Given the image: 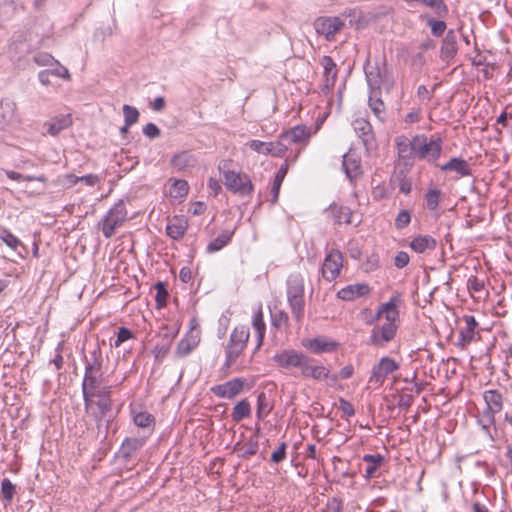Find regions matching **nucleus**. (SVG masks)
Listing matches in <instances>:
<instances>
[{
    "instance_id": "79ce46f5",
    "label": "nucleus",
    "mask_w": 512,
    "mask_h": 512,
    "mask_svg": "<svg viewBox=\"0 0 512 512\" xmlns=\"http://www.w3.org/2000/svg\"><path fill=\"white\" fill-rule=\"evenodd\" d=\"M418 2L432 9L440 18L446 17L448 14V7L444 0H418Z\"/></svg>"
},
{
    "instance_id": "9d476101",
    "label": "nucleus",
    "mask_w": 512,
    "mask_h": 512,
    "mask_svg": "<svg viewBox=\"0 0 512 512\" xmlns=\"http://www.w3.org/2000/svg\"><path fill=\"white\" fill-rule=\"evenodd\" d=\"M102 380V373H84V378L82 382V394L86 411H88L92 406L93 398L96 396V390L100 389V385H102Z\"/></svg>"
},
{
    "instance_id": "c756f323",
    "label": "nucleus",
    "mask_w": 512,
    "mask_h": 512,
    "mask_svg": "<svg viewBox=\"0 0 512 512\" xmlns=\"http://www.w3.org/2000/svg\"><path fill=\"white\" fill-rule=\"evenodd\" d=\"M363 461L367 463L365 469V478L371 479L379 476L378 469L384 461V457L380 454H366Z\"/></svg>"
},
{
    "instance_id": "20e7f679",
    "label": "nucleus",
    "mask_w": 512,
    "mask_h": 512,
    "mask_svg": "<svg viewBox=\"0 0 512 512\" xmlns=\"http://www.w3.org/2000/svg\"><path fill=\"white\" fill-rule=\"evenodd\" d=\"M441 140H429L424 135L414 137V155L420 160L434 163L441 155Z\"/></svg>"
},
{
    "instance_id": "58836bf2",
    "label": "nucleus",
    "mask_w": 512,
    "mask_h": 512,
    "mask_svg": "<svg viewBox=\"0 0 512 512\" xmlns=\"http://www.w3.org/2000/svg\"><path fill=\"white\" fill-rule=\"evenodd\" d=\"M251 407L246 399L239 401L233 408L231 417L234 422H240L250 416Z\"/></svg>"
},
{
    "instance_id": "473e14b6",
    "label": "nucleus",
    "mask_w": 512,
    "mask_h": 512,
    "mask_svg": "<svg viewBox=\"0 0 512 512\" xmlns=\"http://www.w3.org/2000/svg\"><path fill=\"white\" fill-rule=\"evenodd\" d=\"M326 211L329 212L331 216L334 218V220L339 224H350L352 222V213L350 208L348 207L339 206L337 204H331Z\"/></svg>"
},
{
    "instance_id": "9b49d317",
    "label": "nucleus",
    "mask_w": 512,
    "mask_h": 512,
    "mask_svg": "<svg viewBox=\"0 0 512 512\" xmlns=\"http://www.w3.org/2000/svg\"><path fill=\"white\" fill-rule=\"evenodd\" d=\"M343 266V256L339 250H331L324 258L322 265V276L325 280L331 282L335 280Z\"/></svg>"
},
{
    "instance_id": "b1692460",
    "label": "nucleus",
    "mask_w": 512,
    "mask_h": 512,
    "mask_svg": "<svg viewBox=\"0 0 512 512\" xmlns=\"http://www.w3.org/2000/svg\"><path fill=\"white\" fill-rule=\"evenodd\" d=\"M441 171H454L458 177H466L472 174L469 163L458 157L451 158L447 163L439 165Z\"/></svg>"
},
{
    "instance_id": "69168bd1",
    "label": "nucleus",
    "mask_w": 512,
    "mask_h": 512,
    "mask_svg": "<svg viewBox=\"0 0 512 512\" xmlns=\"http://www.w3.org/2000/svg\"><path fill=\"white\" fill-rule=\"evenodd\" d=\"M143 133L150 139H154L160 136V129L154 123H148L143 128Z\"/></svg>"
},
{
    "instance_id": "f8f14e48",
    "label": "nucleus",
    "mask_w": 512,
    "mask_h": 512,
    "mask_svg": "<svg viewBox=\"0 0 512 512\" xmlns=\"http://www.w3.org/2000/svg\"><path fill=\"white\" fill-rule=\"evenodd\" d=\"M344 27V21L340 17H318L314 22V28L319 35L331 41L337 32Z\"/></svg>"
},
{
    "instance_id": "de8ad7c7",
    "label": "nucleus",
    "mask_w": 512,
    "mask_h": 512,
    "mask_svg": "<svg viewBox=\"0 0 512 512\" xmlns=\"http://www.w3.org/2000/svg\"><path fill=\"white\" fill-rule=\"evenodd\" d=\"M96 405H97L98 411L95 413V418H96V420L99 421L111 409V399H110V396L101 395V397H98Z\"/></svg>"
},
{
    "instance_id": "13d9d810",
    "label": "nucleus",
    "mask_w": 512,
    "mask_h": 512,
    "mask_svg": "<svg viewBox=\"0 0 512 512\" xmlns=\"http://www.w3.org/2000/svg\"><path fill=\"white\" fill-rule=\"evenodd\" d=\"M271 320L274 327L280 328L288 323L289 316L286 312L279 310L271 314Z\"/></svg>"
},
{
    "instance_id": "f257e3e1",
    "label": "nucleus",
    "mask_w": 512,
    "mask_h": 512,
    "mask_svg": "<svg viewBox=\"0 0 512 512\" xmlns=\"http://www.w3.org/2000/svg\"><path fill=\"white\" fill-rule=\"evenodd\" d=\"M287 300L291 313L297 322L304 317V277L300 273H293L287 279Z\"/></svg>"
},
{
    "instance_id": "338daca9",
    "label": "nucleus",
    "mask_w": 512,
    "mask_h": 512,
    "mask_svg": "<svg viewBox=\"0 0 512 512\" xmlns=\"http://www.w3.org/2000/svg\"><path fill=\"white\" fill-rule=\"evenodd\" d=\"M286 457V443H282L271 455V461L274 463L282 462Z\"/></svg>"
},
{
    "instance_id": "423d86ee",
    "label": "nucleus",
    "mask_w": 512,
    "mask_h": 512,
    "mask_svg": "<svg viewBox=\"0 0 512 512\" xmlns=\"http://www.w3.org/2000/svg\"><path fill=\"white\" fill-rule=\"evenodd\" d=\"M364 70L370 91H380L382 85L389 91L393 86V79L389 78L386 70L382 69L377 62L367 61Z\"/></svg>"
},
{
    "instance_id": "864d4df0",
    "label": "nucleus",
    "mask_w": 512,
    "mask_h": 512,
    "mask_svg": "<svg viewBox=\"0 0 512 512\" xmlns=\"http://www.w3.org/2000/svg\"><path fill=\"white\" fill-rule=\"evenodd\" d=\"M6 175L9 179L15 180V181H40L44 182L46 180L44 175L39 176H30V175H23L15 171H7Z\"/></svg>"
},
{
    "instance_id": "2f4dec72",
    "label": "nucleus",
    "mask_w": 512,
    "mask_h": 512,
    "mask_svg": "<svg viewBox=\"0 0 512 512\" xmlns=\"http://www.w3.org/2000/svg\"><path fill=\"white\" fill-rule=\"evenodd\" d=\"M321 64L324 69L325 86L327 88H332L337 76L336 64L330 56H323Z\"/></svg>"
},
{
    "instance_id": "c9c22d12",
    "label": "nucleus",
    "mask_w": 512,
    "mask_h": 512,
    "mask_svg": "<svg viewBox=\"0 0 512 512\" xmlns=\"http://www.w3.org/2000/svg\"><path fill=\"white\" fill-rule=\"evenodd\" d=\"M134 424L143 429H148L149 432H152L154 425H155V418L154 416L147 412V411H141L133 416Z\"/></svg>"
},
{
    "instance_id": "c85d7f7f",
    "label": "nucleus",
    "mask_w": 512,
    "mask_h": 512,
    "mask_svg": "<svg viewBox=\"0 0 512 512\" xmlns=\"http://www.w3.org/2000/svg\"><path fill=\"white\" fill-rule=\"evenodd\" d=\"M187 228V220L184 219L183 217L176 216L168 223L166 227V233L170 238L178 240L184 236V234L187 231Z\"/></svg>"
},
{
    "instance_id": "72a5a7b5",
    "label": "nucleus",
    "mask_w": 512,
    "mask_h": 512,
    "mask_svg": "<svg viewBox=\"0 0 512 512\" xmlns=\"http://www.w3.org/2000/svg\"><path fill=\"white\" fill-rule=\"evenodd\" d=\"M396 145L399 158L403 159L405 164H407L414 155V139L412 141H409L406 138L397 139Z\"/></svg>"
},
{
    "instance_id": "4c0bfd02",
    "label": "nucleus",
    "mask_w": 512,
    "mask_h": 512,
    "mask_svg": "<svg viewBox=\"0 0 512 512\" xmlns=\"http://www.w3.org/2000/svg\"><path fill=\"white\" fill-rule=\"evenodd\" d=\"M195 162V158L187 152L179 153L171 159V164L177 170H184L188 167H192L195 165Z\"/></svg>"
},
{
    "instance_id": "4d7b16f0",
    "label": "nucleus",
    "mask_w": 512,
    "mask_h": 512,
    "mask_svg": "<svg viewBox=\"0 0 512 512\" xmlns=\"http://www.w3.org/2000/svg\"><path fill=\"white\" fill-rule=\"evenodd\" d=\"M155 290H156V301L158 306H164L166 303V300L168 298V291L166 289V285L164 282H157L155 284Z\"/></svg>"
},
{
    "instance_id": "6ab92c4d",
    "label": "nucleus",
    "mask_w": 512,
    "mask_h": 512,
    "mask_svg": "<svg viewBox=\"0 0 512 512\" xmlns=\"http://www.w3.org/2000/svg\"><path fill=\"white\" fill-rule=\"evenodd\" d=\"M247 146H249L252 150L264 154V155H272L276 157L283 156L282 147L283 145L279 142V139L277 141L273 142H263L260 140H251L247 143Z\"/></svg>"
},
{
    "instance_id": "f03ea898",
    "label": "nucleus",
    "mask_w": 512,
    "mask_h": 512,
    "mask_svg": "<svg viewBox=\"0 0 512 512\" xmlns=\"http://www.w3.org/2000/svg\"><path fill=\"white\" fill-rule=\"evenodd\" d=\"M483 399L486 408L479 417L478 423L487 434H490V428L495 425V415L503 408V397L498 390L491 389L484 392Z\"/></svg>"
},
{
    "instance_id": "5fc2aeb1",
    "label": "nucleus",
    "mask_w": 512,
    "mask_h": 512,
    "mask_svg": "<svg viewBox=\"0 0 512 512\" xmlns=\"http://www.w3.org/2000/svg\"><path fill=\"white\" fill-rule=\"evenodd\" d=\"M0 239L10 248L17 249L21 245V241L14 236L10 231L3 229L0 232Z\"/></svg>"
},
{
    "instance_id": "a19ab883",
    "label": "nucleus",
    "mask_w": 512,
    "mask_h": 512,
    "mask_svg": "<svg viewBox=\"0 0 512 512\" xmlns=\"http://www.w3.org/2000/svg\"><path fill=\"white\" fill-rule=\"evenodd\" d=\"M252 325L257 333V339H258L257 348H258V347H260V345L263 342L264 335H265V329H266L264 318H263V312L261 309H259L254 314L253 320H252Z\"/></svg>"
},
{
    "instance_id": "5701e85b",
    "label": "nucleus",
    "mask_w": 512,
    "mask_h": 512,
    "mask_svg": "<svg viewBox=\"0 0 512 512\" xmlns=\"http://www.w3.org/2000/svg\"><path fill=\"white\" fill-rule=\"evenodd\" d=\"M352 126L358 137L362 140L364 146L368 148L374 140L372 125L365 118H356Z\"/></svg>"
},
{
    "instance_id": "bb28decb",
    "label": "nucleus",
    "mask_w": 512,
    "mask_h": 512,
    "mask_svg": "<svg viewBox=\"0 0 512 512\" xmlns=\"http://www.w3.org/2000/svg\"><path fill=\"white\" fill-rule=\"evenodd\" d=\"M436 246L437 241L430 235H419L409 244V247L418 254L433 251Z\"/></svg>"
},
{
    "instance_id": "e433bc0d",
    "label": "nucleus",
    "mask_w": 512,
    "mask_h": 512,
    "mask_svg": "<svg viewBox=\"0 0 512 512\" xmlns=\"http://www.w3.org/2000/svg\"><path fill=\"white\" fill-rule=\"evenodd\" d=\"M245 348V346L234 344L233 342L229 341L225 348V366L230 368L235 363L237 358L242 354Z\"/></svg>"
},
{
    "instance_id": "ddd939ff",
    "label": "nucleus",
    "mask_w": 512,
    "mask_h": 512,
    "mask_svg": "<svg viewBox=\"0 0 512 512\" xmlns=\"http://www.w3.org/2000/svg\"><path fill=\"white\" fill-rule=\"evenodd\" d=\"M305 354L293 349L283 350L274 355L273 360L282 368H298L300 369L305 360Z\"/></svg>"
},
{
    "instance_id": "0eeeda50",
    "label": "nucleus",
    "mask_w": 512,
    "mask_h": 512,
    "mask_svg": "<svg viewBox=\"0 0 512 512\" xmlns=\"http://www.w3.org/2000/svg\"><path fill=\"white\" fill-rule=\"evenodd\" d=\"M397 322L398 320H390L382 325L374 326L371 330L368 344L378 348L386 347L396 336L398 330Z\"/></svg>"
},
{
    "instance_id": "7c9ffc66",
    "label": "nucleus",
    "mask_w": 512,
    "mask_h": 512,
    "mask_svg": "<svg viewBox=\"0 0 512 512\" xmlns=\"http://www.w3.org/2000/svg\"><path fill=\"white\" fill-rule=\"evenodd\" d=\"M234 235V229L232 230H224L222 231L215 239H213L207 246L206 252L208 254H212L223 249L230 241Z\"/></svg>"
},
{
    "instance_id": "e2e57ef3",
    "label": "nucleus",
    "mask_w": 512,
    "mask_h": 512,
    "mask_svg": "<svg viewBox=\"0 0 512 512\" xmlns=\"http://www.w3.org/2000/svg\"><path fill=\"white\" fill-rule=\"evenodd\" d=\"M354 374V367L353 365L349 364L344 366L340 371L338 375H330V380L332 382H336L339 378L340 379H349Z\"/></svg>"
},
{
    "instance_id": "f3484780",
    "label": "nucleus",
    "mask_w": 512,
    "mask_h": 512,
    "mask_svg": "<svg viewBox=\"0 0 512 512\" xmlns=\"http://www.w3.org/2000/svg\"><path fill=\"white\" fill-rule=\"evenodd\" d=\"M400 303H401V298L399 295L392 296L388 302L380 305L374 318L369 323L378 321L383 316L385 317L386 321L399 320L398 306Z\"/></svg>"
},
{
    "instance_id": "4be33fe9",
    "label": "nucleus",
    "mask_w": 512,
    "mask_h": 512,
    "mask_svg": "<svg viewBox=\"0 0 512 512\" xmlns=\"http://www.w3.org/2000/svg\"><path fill=\"white\" fill-rule=\"evenodd\" d=\"M370 293V287L365 283H356L347 285L340 289L337 296L345 301H353L359 297L366 296Z\"/></svg>"
},
{
    "instance_id": "a878e982",
    "label": "nucleus",
    "mask_w": 512,
    "mask_h": 512,
    "mask_svg": "<svg viewBox=\"0 0 512 512\" xmlns=\"http://www.w3.org/2000/svg\"><path fill=\"white\" fill-rule=\"evenodd\" d=\"M16 116V103L10 97L0 100V126L4 127L11 123Z\"/></svg>"
},
{
    "instance_id": "cd10ccee",
    "label": "nucleus",
    "mask_w": 512,
    "mask_h": 512,
    "mask_svg": "<svg viewBox=\"0 0 512 512\" xmlns=\"http://www.w3.org/2000/svg\"><path fill=\"white\" fill-rule=\"evenodd\" d=\"M368 105L375 115V117L381 122L384 123L386 120V107L383 100L380 97V91H370Z\"/></svg>"
},
{
    "instance_id": "774afa93",
    "label": "nucleus",
    "mask_w": 512,
    "mask_h": 512,
    "mask_svg": "<svg viewBox=\"0 0 512 512\" xmlns=\"http://www.w3.org/2000/svg\"><path fill=\"white\" fill-rule=\"evenodd\" d=\"M102 179L103 177L96 174L80 176V181L84 182L87 186H95L100 183Z\"/></svg>"
},
{
    "instance_id": "603ef678",
    "label": "nucleus",
    "mask_w": 512,
    "mask_h": 512,
    "mask_svg": "<svg viewBox=\"0 0 512 512\" xmlns=\"http://www.w3.org/2000/svg\"><path fill=\"white\" fill-rule=\"evenodd\" d=\"M16 487L15 485L8 479L4 478L1 482V494L4 500L10 502L15 494Z\"/></svg>"
},
{
    "instance_id": "dca6fc26",
    "label": "nucleus",
    "mask_w": 512,
    "mask_h": 512,
    "mask_svg": "<svg viewBox=\"0 0 512 512\" xmlns=\"http://www.w3.org/2000/svg\"><path fill=\"white\" fill-rule=\"evenodd\" d=\"M73 123L71 114L57 115L50 120L44 122L43 135L49 134L53 137L59 135L63 130L69 128Z\"/></svg>"
},
{
    "instance_id": "8fccbe9b",
    "label": "nucleus",
    "mask_w": 512,
    "mask_h": 512,
    "mask_svg": "<svg viewBox=\"0 0 512 512\" xmlns=\"http://www.w3.org/2000/svg\"><path fill=\"white\" fill-rule=\"evenodd\" d=\"M196 345L197 343L194 340L183 339L177 345L176 355L178 357H185L195 349Z\"/></svg>"
},
{
    "instance_id": "f704fd0d",
    "label": "nucleus",
    "mask_w": 512,
    "mask_h": 512,
    "mask_svg": "<svg viewBox=\"0 0 512 512\" xmlns=\"http://www.w3.org/2000/svg\"><path fill=\"white\" fill-rule=\"evenodd\" d=\"M457 52V40L453 30L447 32L443 39L441 53L445 58L453 57Z\"/></svg>"
},
{
    "instance_id": "7ed1b4c3",
    "label": "nucleus",
    "mask_w": 512,
    "mask_h": 512,
    "mask_svg": "<svg viewBox=\"0 0 512 512\" xmlns=\"http://www.w3.org/2000/svg\"><path fill=\"white\" fill-rule=\"evenodd\" d=\"M127 209L123 200L116 202L107 212L102 221V233L109 239L117 228L121 227L127 220Z\"/></svg>"
},
{
    "instance_id": "412c9836",
    "label": "nucleus",
    "mask_w": 512,
    "mask_h": 512,
    "mask_svg": "<svg viewBox=\"0 0 512 512\" xmlns=\"http://www.w3.org/2000/svg\"><path fill=\"white\" fill-rule=\"evenodd\" d=\"M302 345L309 349L314 354H321L324 352H330L336 349L337 343L326 338L316 337L313 339L303 340Z\"/></svg>"
},
{
    "instance_id": "1a4fd4ad",
    "label": "nucleus",
    "mask_w": 512,
    "mask_h": 512,
    "mask_svg": "<svg viewBox=\"0 0 512 512\" xmlns=\"http://www.w3.org/2000/svg\"><path fill=\"white\" fill-rule=\"evenodd\" d=\"M399 364L391 357H382L372 368L369 383L381 386L386 377L399 369Z\"/></svg>"
},
{
    "instance_id": "4468645a",
    "label": "nucleus",
    "mask_w": 512,
    "mask_h": 512,
    "mask_svg": "<svg viewBox=\"0 0 512 512\" xmlns=\"http://www.w3.org/2000/svg\"><path fill=\"white\" fill-rule=\"evenodd\" d=\"M314 359L305 356L303 364L300 367L301 375L306 378H312L316 381L330 379V371L323 365H314Z\"/></svg>"
},
{
    "instance_id": "680f3d73",
    "label": "nucleus",
    "mask_w": 512,
    "mask_h": 512,
    "mask_svg": "<svg viewBox=\"0 0 512 512\" xmlns=\"http://www.w3.org/2000/svg\"><path fill=\"white\" fill-rule=\"evenodd\" d=\"M258 451V440L256 438H250L246 445L243 448L242 451V457L249 458L250 456H253Z\"/></svg>"
},
{
    "instance_id": "09e8293b",
    "label": "nucleus",
    "mask_w": 512,
    "mask_h": 512,
    "mask_svg": "<svg viewBox=\"0 0 512 512\" xmlns=\"http://www.w3.org/2000/svg\"><path fill=\"white\" fill-rule=\"evenodd\" d=\"M102 367V360L100 358V354L94 351L91 354V359L86 361L85 364V372H92V373H102L101 372Z\"/></svg>"
},
{
    "instance_id": "052dcab7",
    "label": "nucleus",
    "mask_w": 512,
    "mask_h": 512,
    "mask_svg": "<svg viewBox=\"0 0 512 512\" xmlns=\"http://www.w3.org/2000/svg\"><path fill=\"white\" fill-rule=\"evenodd\" d=\"M133 338L132 332L126 327H120L117 333V337L111 346L119 347L123 342Z\"/></svg>"
},
{
    "instance_id": "3c124183",
    "label": "nucleus",
    "mask_w": 512,
    "mask_h": 512,
    "mask_svg": "<svg viewBox=\"0 0 512 512\" xmlns=\"http://www.w3.org/2000/svg\"><path fill=\"white\" fill-rule=\"evenodd\" d=\"M123 114L127 126L135 124L139 119V111L137 110V108L130 106L128 104H125L123 106Z\"/></svg>"
},
{
    "instance_id": "a18cd8bd",
    "label": "nucleus",
    "mask_w": 512,
    "mask_h": 512,
    "mask_svg": "<svg viewBox=\"0 0 512 512\" xmlns=\"http://www.w3.org/2000/svg\"><path fill=\"white\" fill-rule=\"evenodd\" d=\"M441 195H442L441 191L436 188H431L426 192V194H425L426 207L430 211L436 210V208L438 207V205L440 203Z\"/></svg>"
},
{
    "instance_id": "37998d69",
    "label": "nucleus",
    "mask_w": 512,
    "mask_h": 512,
    "mask_svg": "<svg viewBox=\"0 0 512 512\" xmlns=\"http://www.w3.org/2000/svg\"><path fill=\"white\" fill-rule=\"evenodd\" d=\"M271 409L272 407L269 404L267 395L264 392H261L257 397V418L259 420L265 419L270 413Z\"/></svg>"
},
{
    "instance_id": "bf43d9fd",
    "label": "nucleus",
    "mask_w": 512,
    "mask_h": 512,
    "mask_svg": "<svg viewBox=\"0 0 512 512\" xmlns=\"http://www.w3.org/2000/svg\"><path fill=\"white\" fill-rule=\"evenodd\" d=\"M427 23L431 28V33L437 37L441 36L446 29V23L442 20L429 18Z\"/></svg>"
},
{
    "instance_id": "2eb2a0df",
    "label": "nucleus",
    "mask_w": 512,
    "mask_h": 512,
    "mask_svg": "<svg viewBox=\"0 0 512 512\" xmlns=\"http://www.w3.org/2000/svg\"><path fill=\"white\" fill-rule=\"evenodd\" d=\"M243 387L244 381L241 378H234L212 387L211 391L218 397L232 399L243 390Z\"/></svg>"
},
{
    "instance_id": "6e6552de",
    "label": "nucleus",
    "mask_w": 512,
    "mask_h": 512,
    "mask_svg": "<svg viewBox=\"0 0 512 512\" xmlns=\"http://www.w3.org/2000/svg\"><path fill=\"white\" fill-rule=\"evenodd\" d=\"M224 183L228 190L241 196L249 195L253 189L250 178L246 174L235 171H224Z\"/></svg>"
},
{
    "instance_id": "393cba45",
    "label": "nucleus",
    "mask_w": 512,
    "mask_h": 512,
    "mask_svg": "<svg viewBox=\"0 0 512 512\" xmlns=\"http://www.w3.org/2000/svg\"><path fill=\"white\" fill-rule=\"evenodd\" d=\"M145 442L146 437L126 438L120 448L121 457L126 461L130 460L144 446Z\"/></svg>"
},
{
    "instance_id": "aec40b11",
    "label": "nucleus",
    "mask_w": 512,
    "mask_h": 512,
    "mask_svg": "<svg viewBox=\"0 0 512 512\" xmlns=\"http://www.w3.org/2000/svg\"><path fill=\"white\" fill-rule=\"evenodd\" d=\"M463 320L465 322V327L460 329L458 338V345L462 349L466 348L473 341L475 337V329L478 325L473 315H465Z\"/></svg>"
},
{
    "instance_id": "6e6d98bb",
    "label": "nucleus",
    "mask_w": 512,
    "mask_h": 512,
    "mask_svg": "<svg viewBox=\"0 0 512 512\" xmlns=\"http://www.w3.org/2000/svg\"><path fill=\"white\" fill-rule=\"evenodd\" d=\"M411 222V212L408 210H401L395 218V227L397 229L406 228Z\"/></svg>"
},
{
    "instance_id": "49530a36",
    "label": "nucleus",
    "mask_w": 512,
    "mask_h": 512,
    "mask_svg": "<svg viewBox=\"0 0 512 512\" xmlns=\"http://www.w3.org/2000/svg\"><path fill=\"white\" fill-rule=\"evenodd\" d=\"M189 186L185 180H175L170 188V196L173 198H183L188 194Z\"/></svg>"
},
{
    "instance_id": "0e129e2a",
    "label": "nucleus",
    "mask_w": 512,
    "mask_h": 512,
    "mask_svg": "<svg viewBox=\"0 0 512 512\" xmlns=\"http://www.w3.org/2000/svg\"><path fill=\"white\" fill-rule=\"evenodd\" d=\"M409 260H410V257L407 252L399 251L394 258V265L397 268L402 269L408 265Z\"/></svg>"
},
{
    "instance_id": "c03bdc74",
    "label": "nucleus",
    "mask_w": 512,
    "mask_h": 512,
    "mask_svg": "<svg viewBox=\"0 0 512 512\" xmlns=\"http://www.w3.org/2000/svg\"><path fill=\"white\" fill-rule=\"evenodd\" d=\"M287 174V166L286 165H282L276 176H275V179H274V182H273V185H272V188H271V193H272V199H271V202L272 203H276L277 200H278V196H279V191H280V187L282 185V182L285 178Z\"/></svg>"
},
{
    "instance_id": "ea45409f",
    "label": "nucleus",
    "mask_w": 512,
    "mask_h": 512,
    "mask_svg": "<svg viewBox=\"0 0 512 512\" xmlns=\"http://www.w3.org/2000/svg\"><path fill=\"white\" fill-rule=\"evenodd\" d=\"M249 336V328L244 325H240L233 329L229 341L246 347Z\"/></svg>"
},
{
    "instance_id": "a211bd4d",
    "label": "nucleus",
    "mask_w": 512,
    "mask_h": 512,
    "mask_svg": "<svg viewBox=\"0 0 512 512\" xmlns=\"http://www.w3.org/2000/svg\"><path fill=\"white\" fill-rule=\"evenodd\" d=\"M342 166L347 178H349L350 181H353L362 173L361 159L359 155H357V153L352 150L343 155Z\"/></svg>"
},
{
    "instance_id": "39448f33",
    "label": "nucleus",
    "mask_w": 512,
    "mask_h": 512,
    "mask_svg": "<svg viewBox=\"0 0 512 512\" xmlns=\"http://www.w3.org/2000/svg\"><path fill=\"white\" fill-rule=\"evenodd\" d=\"M311 135H312L311 128L307 127L306 125H297L291 129L283 132L279 136V142L283 145V147H282L283 154L292 145H296V146L300 147L298 150V153H299L300 150L308 144Z\"/></svg>"
}]
</instances>
